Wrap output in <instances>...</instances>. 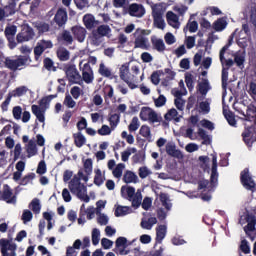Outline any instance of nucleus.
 I'll return each instance as SVG.
<instances>
[{"mask_svg":"<svg viewBox=\"0 0 256 256\" xmlns=\"http://www.w3.org/2000/svg\"><path fill=\"white\" fill-rule=\"evenodd\" d=\"M121 195L124 199L132 202V207L134 209H139V207L142 205V209H144V211H149V209H151V205L153 204V200H151L149 197H146L143 200V195L139 190L135 193V187L133 186H122ZM141 201H143L142 204Z\"/></svg>","mask_w":256,"mask_h":256,"instance_id":"1","label":"nucleus"},{"mask_svg":"<svg viewBox=\"0 0 256 256\" xmlns=\"http://www.w3.org/2000/svg\"><path fill=\"white\" fill-rule=\"evenodd\" d=\"M81 179L87 183L89 181V175H85L83 170H79L77 175H74L69 182V189L72 195H76L78 199L84 201V203H89L91 198L87 195V186L81 183Z\"/></svg>","mask_w":256,"mask_h":256,"instance_id":"2","label":"nucleus"},{"mask_svg":"<svg viewBox=\"0 0 256 256\" xmlns=\"http://www.w3.org/2000/svg\"><path fill=\"white\" fill-rule=\"evenodd\" d=\"M20 52L22 55L18 56L17 59L5 58L4 65L10 71H21L31 64V57L29 56L31 54V48L27 45L22 46Z\"/></svg>","mask_w":256,"mask_h":256,"instance_id":"3","label":"nucleus"},{"mask_svg":"<svg viewBox=\"0 0 256 256\" xmlns=\"http://www.w3.org/2000/svg\"><path fill=\"white\" fill-rule=\"evenodd\" d=\"M140 119L141 121H149L150 123H161V121H163L161 115L157 114L152 108L146 106L141 108Z\"/></svg>","mask_w":256,"mask_h":256,"instance_id":"4","label":"nucleus"},{"mask_svg":"<svg viewBox=\"0 0 256 256\" xmlns=\"http://www.w3.org/2000/svg\"><path fill=\"white\" fill-rule=\"evenodd\" d=\"M147 35V31L141 28L136 29L134 33L135 41L134 47L135 49H149V39L145 37Z\"/></svg>","mask_w":256,"mask_h":256,"instance_id":"5","label":"nucleus"},{"mask_svg":"<svg viewBox=\"0 0 256 256\" xmlns=\"http://www.w3.org/2000/svg\"><path fill=\"white\" fill-rule=\"evenodd\" d=\"M17 244L11 243V240L0 239V252L2 256H17Z\"/></svg>","mask_w":256,"mask_h":256,"instance_id":"6","label":"nucleus"},{"mask_svg":"<svg viewBox=\"0 0 256 256\" xmlns=\"http://www.w3.org/2000/svg\"><path fill=\"white\" fill-rule=\"evenodd\" d=\"M66 77L71 85H75L81 82V74L77 70V67L73 64L65 67Z\"/></svg>","mask_w":256,"mask_h":256,"instance_id":"7","label":"nucleus"},{"mask_svg":"<svg viewBox=\"0 0 256 256\" xmlns=\"http://www.w3.org/2000/svg\"><path fill=\"white\" fill-rule=\"evenodd\" d=\"M46 49H53V42H51V40H41L37 42L36 47L34 48L35 61H39Z\"/></svg>","mask_w":256,"mask_h":256,"instance_id":"8","label":"nucleus"},{"mask_svg":"<svg viewBox=\"0 0 256 256\" xmlns=\"http://www.w3.org/2000/svg\"><path fill=\"white\" fill-rule=\"evenodd\" d=\"M240 181L244 187V189H247V191H255V181H253V178L251 175H249V169H244L240 174Z\"/></svg>","mask_w":256,"mask_h":256,"instance_id":"9","label":"nucleus"},{"mask_svg":"<svg viewBox=\"0 0 256 256\" xmlns=\"http://www.w3.org/2000/svg\"><path fill=\"white\" fill-rule=\"evenodd\" d=\"M35 37V31L31 28V26H24L20 33L16 36V41L18 43H25V41H31Z\"/></svg>","mask_w":256,"mask_h":256,"instance_id":"10","label":"nucleus"},{"mask_svg":"<svg viewBox=\"0 0 256 256\" xmlns=\"http://www.w3.org/2000/svg\"><path fill=\"white\" fill-rule=\"evenodd\" d=\"M82 63L79 64L80 70L82 71V79L87 85L91 84L95 80V76L93 74V68L89 63H85L81 66Z\"/></svg>","mask_w":256,"mask_h":256,"instance_id":"11","label":"nucleus"},{"mask_svg":"<svg viewBox=\"0 0 256 256\" xmlns=\"http://www.w3.org/2000/svg\"><path fill=\"white\" fill-rule=\"evenodd\" d=\"M67 10H65L64 8H59L52 20V23H55V25H57V27L61 28V27H65V25L67 24Z\"/></svg>","mask_w":256,"mask_h":256,"instance_id":"12","label":"nucleus"},{"mask_svg":"<svg viewBox=\"0 0 256 256\" xmlns=\"http://www.w3.org/2000/svg\"><path fill=\"white\" fill-rule=\"evenodd\" d=\"M127 13L130 17L141 18L145 15V7H143V4L132 3L128 6Z\"/></svg>","mask_w":256,"mask_h":256,"instance_id":"13","label":"nucleus"},{"mask_svg":"<svg viewBox=\"0 0 256 256\" xmlns=\"http://www.w3.org/2000/svg\"><path fill=\"white\" fill-rule=\"evenodd\" d=\"M5 37L8 39L10 43V49H15L17 47V43L15 42V35L17 34V26L11 25L5 28Z\"/></svg>","mask_w":256,"mask_h":256,"instance_id":"14","label":"nucleus"},{"mask_svg":"<svg viewBox=\"0 0 256 256\" xmlns=\"http://www.w3.org/2000/svg\"><path fill=\"white\" fill-rule=\"evenodd\" d=\"M0 197L3 199V201H6V203L17 202V197L13 196V190H11V187H9L7 184L4 185L3 191H0Z\"/></svg>","mask_w":256,"mask_h":256,"instance_id":"15","label":"nucleus"},{"mask_svg":"<svg viewBox=\"0 0 256 256\" xmlns=\"http://www.w3.org/2000/svg\"><path fill=\"white\" fill-rule=\"evenodd\" d=\"M166 153L170 157H175L176 159H183V153L181 150L177 149L174 143L168 142L166 144Z\"/></svg>","mask_w":256,"mask_h":256,"instance_id":"16","label":"nucleus"},{"mask_svg":"<svg viewBox=\"0 0 256 256\" xmlns=\"http://www.w3.org/2000/svg\"><path fill=\"white\" fill-rule=\"evenodd\" d=\"M71 31L79 43H83L85 41V37L87 36V30L85 28L81 26H74L71 28Z\"/></svg>","mask_w":256,"mask_h":256,"instance_id":"17","label":"nucleus"},{"mask_svg":"<svg viewBox=\"0 0 256 256\" xmlns=\"http://www.w3.org/2000/svg\"><path fill=\"white\" fill-rule=\"evenodd\" d=\"M152 16L154 19V25L157 29H165V20H163V13L160 10H153Z\"/></svg>","mask_w":256,"mask_h":256,"instance_id":"18","label":"nucleus"},{"mask_svg":"<svg viewBox=\"0 0 256 256\" xmlns=\"http://www.w3.org/2000/svg\"><path fill=\"white\" fill-rule=\"evenodd\" d=\"M166 19L170 27H173L174 29L179 28V16H177L173 11H168L166 13Z\"/></svg>","mask_w":256,"mask_h":256,"instance_id":"19","label":"nucleus"},{"mask_svg":"<svg viewBox=\"0 0 256 256\" xmlns=\"http://www.w3.org/2000/svg\"><path fill=\"white\" fill-rule=\"evenodd\" d=\"M219 178V173H217V155H213L212 157V172L210 176V182L212 185H215L217 183V180Z\"/></svg>","mask_w":256,"mask_h":256,"instance_id":"20","label":"nucleus"},{"mask_svg":"<svg viewBox=\"0 0 256 256\" xmlns=\"http://www.w3.org/2000/svg\"><path fill=\"white\" fill-rule=\"evenodd\" d=\"M6 17H11L17 13V2L15 0H10L8 5L4 6Z\"/></svg>","mask_w":256,"mask_h":256,"instance_id":"21","label":"nucleus"},{"mask_svg":"<svg viewBox=\"0 0 256 256\" xmlns=\"http://www.w3.org/2000/svg\"><path fill=\"white\" fill-rule=\"evenodd\" d=\"M167 235V226L159 225L156 228V243H163L165 236Z\"/></svg>","mask_w":256,"mask_h":256,"instance_id":"22","label":"nucleus"},{"mask_svg":"<svg viewBox=\"0 0 256 256\" xmlns=\"http://www.w3.org/2000/svg\"><path fill=\"white\" fill-rule=\"evenodd\" d=\"M152 47L153 49L158 51V53H163V51H165L166 49L165 42H163V39L157 38L155 36L152 37Z\"/></svg>","mask_w":256,"mask_h":256,"instance_id":"23","label":"nucleus"},{"mask_svg":"<svg viewBox=\"0 0 256 256\" xmlns=\"http://www.w3.org/2000/svg\"><path fill=\"white\" fill-rule=\"evenodd\" d=\"M123 181L126 184L129 183H138L139 181V177L137 176V174H135L133 171L131 170H127L124 175H123Z\"/></svg>","mask_w":256,"mask_h":256,"instance_id":"24","label":"nucleus"},{"mask_svg":"<svg viewBox=\"0 0 256 256\" xmlns=\"http://www.w3.org/2000/svg\"><path fill=\"white\" fill-rule=\"evenodd\" d=\"M179 112L175 108L170 109L165 115L164 119L165 121H175L176 123H179L181 121V116H179Z\"/></svg>","mask_w":256,"mask_h":256,"instance_id":"25","label":"nucleus"},{"mask_svg":"<svg viewBox=\"0 0 256 256\" xmlns=\"http://www.w3.org/2000/svg\"><path fill=\"white\" fill-rule=\"evenodd\" d=\"M83 23L86 29H93L95 25H97V21H95V16H93L92 14L84 15Z\"/></svg>","mask_w":256,"mask_h":256,"instance_id":"26","label":"nucleus"},{"mask_svg":"<svg viewBox=\"0 0 256 256\" xmlns=\"http://www.w3.org/2000/svg\"><path fill=\"white\" fill-rule=\"evenodd\" d=\"M213 29L217 32L224 31L227 28V19L226 18H218L212 25Z\"/></svg>","mask_w":256,"mask_h":256,"instance_id":"27","label":"nucleus"},{"mask_svg":"<svg viewBox=\"0 0 256 256\" xmlns=\"http://www.w3.org/2000/svg\"><path fill=\"white\" fill-rule=\"evenodd\" d=\"M73 139H74V145H76L79 149L87 143V139L81 132H77L73 134Z\"/></svg>","mask_w":256,"mask_h":256,"instance_id":"28","label":"nucleus"},{"mask_svg":"<svg viewBox=\"0 0 256 256\" xmlns=\"http://www.w3.org/2000/svg\"><path fill=\"white\" fill-rule=\"evenodd\" d=\"M98 73L102 75V77H107V79H115L117 76L113 75L111 69L107 68L104 63H101L99 66Z\"/></svg>","mask_w":256,"mask_h":256,"instance_id":"29","label":"nucleus"},{"mask_svg":"<svg viewBox=\"0 0 256 256\" xmlns=\"http://www.w3.org/2000/svg\"><path fill=\"white\" fill-rule=\"evenodd\" d=\"M56 55L59 59V61H69L70 57H71V53L69 52V50H67V48H59L56 52Z\"/></svg>","mask_w":256,"mask_h":256,"instance_id":"30","label":"nucleus"},{"mask_svg":"<svg viewBox=\"0 0 256 256\" xmlns=\"http://www.w3.org/2000/svg\"><path fill=\"white\" fill-rule=\"evenodd\" d=\"M198 87V91L201 95H206L211 89V86H209V80L206 78L202 79V81L198 84Z\"/></svg>","mask_w":256,"mask_h":256,"instance_id":"31","label":"nucleus"},{"mask_svg":"<svg viewBox=\"0 0 256 256\" xmlns=\"http://www.w3.org/2000/svg\"><path fill=\"white\" fill-rule=\"evenodd\" d=\"M60 41H63L64 45H73V36L69 30H63Z\"/></svg>","mask_w":256,"mask_h":256,"instance_id":"32","label":"nucleus"},{"mask_svg":"<svg viewBox=\"0 0 256 256\" xmlns=\"http://www.w3.org/2000/svg\"><path fill=\"white\" fill-rule=\"evenodd\" d=\"M95 176H94V185L97 187H101L103 183H105V176H103V173L101 172V169H96L94 171Z\"/></svg>","mask_w":256,"mask_h":256,"instance_id":"33","label":"nucleus"},{"mask_svg":"<svg viewBox=\"0 0 256 256\" xmlns=\"http://www.w3.org/2000/svg\"><path fill=\"white\" fill-rule=\"evenodd\" d=\"M129 63H125L120 67V79L122 81H127V79H130L131 77H129Z\"/></svg>","mask_w":256,"mask_h":256,"instance_id":"34","label":"nucleus"},{"mask_svg":"<svg viewBox=\"0 0 256 256\" xmlns=\"http://www.w3.org/2000/svg\"><path fill=\"white\" fill-rule=\"evenodd\" d=\"M35 177H36L35 173L30 172L20 179L19 185L25 186V185H29V183L33 185V180L35 179Z\"/></svg>","mask_w":256,"mask_h":256,"instance_id":"35","label":"nucleus"},{"mask_svg":"<svg viewBox=\"0 0 256 256\" xmlns=\"http://www.w3.org/2000/svg\"><path fill=\"white\" fill-rule=\"evenodd\" d=\"M131 208L129 206H118L114 212L115 217H123L129 215Z\"/></svg>","mask_w":256,"mask_h":256,"instance_id":"36","label":"nucleus"},{"mask_svg":"<svg viewBox=\"0 0 256 256\" xmlns=\"http://www.w3.org/2000/svg\"><path fill=\"white\" fill-rule=\"evenodd\" d=\"M165 75V72H163V70H157L154 71L151 76V83H153V85H159V83L161 82V76Z\"/></svg>","mask_w":256,"mask_h":256,"instance_id":"37","label":"nucleus"},{"mask_svg":"<svg viewBox=\"0 0 256 256\" xmlns=\"http://www.w3.org/2000/svg\"><path fill=\"white\" fill-rule=\"evenodd\" d=\"M198 135L203 140L202 145H211V138L203 128L198 129Z\"/></svg>","mask_w":256,"mask_h":256,"instance_id":"38","label":"nucleus"},{"mask_svg":"<svg viewBox=\"0 0 256 256\" xmlns=\"http://www.w3.org/2000/svg\"><path fill=\"white\" fill-rule=\"evenodd\" d=\"M139 134L142 137H145L147 139V141H151V128L149 126L142 125L139 130Z\"/></svg>","mask_w":256,"mask_h":256,"instance_id":"39","label":"nucleus"},{"mask_svg":"<svg viewBox=\"0 0 256 256\" xmlns=\"http://www.w3.org/2000/svg\"><path fill=\"white\" fill-rule=\"evenodd\" d=\"M27 93V86H20L14 89L12 92H9L12 97H23Z\"/></svg>","mask_w":256,"mask_h":256,"instance_id":"40","label":"nucleus"},{"mask_svg":"<svg viewBox=\"0 0 256 256\" xmlns=\"http://www.w3.org/2000/svg\"><path fill=\"white\" fill-rule=\"evenodd\" d=\"M160 201L167 211H171V203H169V195L167 193L160 194Z\"/></svg>","mask_w":256,"mask_h":256,"instance_id":"41","label":"nucleus"},{"mask_svg":"<svg viewBox=\"0 0 256 256\" xmlns=\"http://www.w3.org/2000/svg\"><path fill=\"white\" fill-rule=\"evenodd\" d=\"M99 241H101V231L98 228H94L92 230V244L97 246Z\"/></svg>","mask_w":256,"mask_h":256,"instance_id":"42","label":"nucleus"},{"mask_svg":"<svg viewBox=\"0 0 256 256\" xmlns=\"http://www.w3.org/2000/svg\"><path fill=\"white\" fill-rule=\"evenodd\" d=\"M35 27L40 35H43V33H48L49 29H51L49 24L45 22H40L36 24Z\"/></svg>","mask_w":256,"mask_h":256,"instance_id":"43","label":"nucleus"},{"mask_svg":"<svg viewBox=\"0 0 256 256\" xmlns=\"http://www.w3.org/2000/svg\"><path fill=\"white\" fill-rule=\"evenodd\" d=\"M27 153L29 157H33L34 155H37V144H35L33 140H30L28 142Z\"/></svg>","mask_w":256,"mask_h":256,"instance_id":"44","label":"nucleus"},{"mask_svg":"<svg viewBox=\"0 0 256 256\" xmlns=\"http://www.w3.org/2000/svg\"><path fill=\"white\" fill-rule=\"evenodd\" d=\"M30 206L32 207V211L35 215H39L41 213V203L39 202V199L34 198L31 201Z\"/></svg>","mask_w":256,"mask_h":256,"instance_id":"45","label":"nucleus"},{"mask_svg":"<svg viewBox=\"0 0 256 256\" xmlns=\"http://www.w3.org/2000/svg\"><path fill=\"white\" fill-rule=\"evenodd\" d=\"M123 169H125V164L119 163L112 172L113 176L116 179H121V177H123Z\"/></svg>","mask_w":256,"mask_h":256,"instance_id":"46","label":"nucleus"},{"mask_svg":"<svg viewBox=\"0 0 256 256\" xmlns=\"http://www.w3.org/2000/svg\"><path fill=\"white\" fill-rule=\"evenodd\" d=\"M98 35H101L102 37H107L108 33H111V28L107 25H100L96 31Z\"/></svg>","mask_w":256,"mask_h":256,"instance_id":"47","label":"nucleus"},{"mask_svg":"<svg viewBox=\"0 0 256 256\" xmlns=\"http://www.w3.org/2000/svg\"><path fill=\"white\" fill-rule=\"evenodd\" d=\"M139 125V118L137 116H134L128 126V130L133 133L134 131H137V129H139Z\"/></svg>","mask_w":256,"mask_h":256,"instance_id":"48","label":"nucleus"},{"mask_svg":"<svg viewBox=\"0 0 256 256\" xmlns=\"http://www.w3.org/2000/svg\"><path fill=\"white\" fill-rule=\"evenodd\" d=\"M84 171L86 175H91V173H93V160H91V158L84 161Z\"/></svg>","mask_w":256,"mask_h":256,"instance_id":"49","label":"nucleus"},{"mask_svg":"<svg viewBox=\"0 0 256 256\" xmlns=\"http://www.w3.org/2000/svg\"><path fill=\"white\" fill-rule=\"evenodd\" d=\"M234 63L237 67H244L245 65V55L243 54H234Z\"/></svg>","mask_w":256,"mask_h":256,"instance_id":"50","label":"nucleus"},{"mask_svg":"<svg viewBox=\"0 0 256 256\" xmlns=\"http://www.w3.org/2000/svg\"><path fill=\"white\" fill-rule=\"evenodd\" d=\"M151 173H152L151 170H149V168H147L146 166H142L138 170V175L140 179H147V177H149Z\"/></svg>","mask_w":256,"mask_h":256,"instance_id":"51","label":"nucleus"},{"mask_svg":"<svg viewBox=\"0 0 256 256\" xmlns=\"http://www.w3.org/2000/svg\"><path fill=\"white\" fill-rule=\"evenodd\" d=\"M64 105H66V107H68V109H73V107H75V105H77V102H75V100H73V97H71V95L66 94L65 99H64Z\"/></svg>","mask_w":256,"mask_h":256,"instance_id":"52","label":"nucleus"},{"mask_svg":"<svg viewBox=\"0 0 256 256\" xmlns=\"http://www.w3.org/2000/svg\"><path fill=\"white\" fill-rule=\"evenodd\" d=\"M111 129H115L117 125H119V115L118 114H112L109 119Z\"/></svg>","mask_w":256,"mask_h":256,"instance_id":"53","label":"nucleus"},{"mask_svg":"<svg viewBox=\"0 0 256 256\" xmlns=\"http://www.w3.org/2000/svg\"><path fill=\"white\" fill-rule=\"evenodd\" d=\"M221 81H222V89H227V81H229V72L225 70V68L222 69V76H221Z\"/></svg>","mask_w":256,"mask_h":256,"instance_id":"54","label":"nucleus"},{"mask_svg":"<svg viewBox=\"0 0 256 256\" xmlns=\"http://www.w3.org/2000/svg\"><path fill=\"white\" fill-rule=\"evenodd\" d=\"M36 173L38 175H45L47 173V164H45V161H40L36 170Z\"/></svg>","mask_w":256,"mask_h":256,"instance_id":"55","label":"nucleus"},{"mask_svg":"<svg viewBox=\"0 0 256 256\" xmlns=\"http://www.w3.org/2000/svg\"><path fill=\"white\" fill-rule=\"evenodd\" d=\"M33 219V212L31 210H24L22 213L23 223H29Z\"/></svg>","mask_w":256,"mask_h":256,"instance_id":"56","label":"nucleus"},{"mask_svg":"<svg viewBox=\"0 0 256 256\" xmlns=\"http://www.w3.org/2000/svg\"><path fill=\"white\" fill-rule=\"evenodd\" d=\"M224 116L227 122L229 123V125H231V127L237 126V120H235V116L233 115V113L231 112H229L228 114L224 113Z\"/></svg>","mask_w":256,"mask_h":256,"instance_id":"57","label":"nucleus"},{"mask_svg":"<svg viewBox=\"0 0 256 256\" xmlns=\"http://www.w3.org/2000/svg\"><path fill=\"white\" fill-rule=\"evenodd\" d=\"M186 27H188V31L190 33H197V29H199V23L197 21L188 22Z\"/></svg>","mask_w":256,"mask_h":256,"instance_id":"58","label":"nucleus"},{"mask_svg":"<svg viewBox=\"0 0 256 256\" xmlns=\"http://www.w3.org/2000/svg\"><path fill=\"white\" fill-rule=\"evenodd\" d=\"M240 249L242 253H244L245 255H248V253H251V248L249 247V242H247V240L241 241Z\"/></svg>","mask_w":256,"mask_h":256,"instance_id":"59","label":"nucleus"},{"mask_svg":"<svg viewBox=\"0 0 256 256\" xmlns=\"http://www.w3.org/2000/svg\"><path fill=\"white\" fill-rule=\"evenodd\" d=\"M22 113H23V109L21 108V106H15L12 110L13 117L17 121H19V119H21Z\"/></svg>","mask_w":256,"mask_h":256,"instance_id":"60","label":"nucleus"},{"mask_svg":"<svg viewBox=\"0 0 256 256\" xmlns=\"http://www.w3.org/2000/svg\"><path fill=\"white\" fill-rule=\"evenodd\" d=\"M70 93L73 99H78L81 97V88L79 86H74L71 88Z\"/></svg>","mask_w":256,"mask_h":256,"instance_id":"61","label":"nucleus"},{"mask_svg":"<svg viewBox=\"0 0 256 256\" xmlns=\"http://www.w3.org/2000/svg\"><path fill=\"white\" fill-rule=\"evenodd\" d=\"M248 95H250V97H252V99H255V97H256V83L255 82L249 83Z\"/></svg>","mask_w":256,"mask_h":256,"instance_id":"62","label":"nucleus"},{"mask_svg":"<svg viewBox=\"0 0 256 256\" xmlns=\"http://www.w3.org/2000/svg\"><path fill=\"white\" fill-rule=\"evenodd\" d=\"M98 135H111V128L108 125H102L101 129L98 130Z\"/></svg>","mask_w":256,"mask_h":256,"instance_id":"63","label":"nucleus"},{"mask_svg":"<svg viewBox=\"0 0 256 256\" xmlns=\"http://www.w3.org/2000/svg\"><path fill=\"white\" fill-rule=\"evenodd\" d=\"M156 107H163L167 103V98L163 95H160L156 100H154Z\"/></svg>","mask_w":256,"mask_h":256,"instance_id":"64","label":"nucleus"}]
</instances>
